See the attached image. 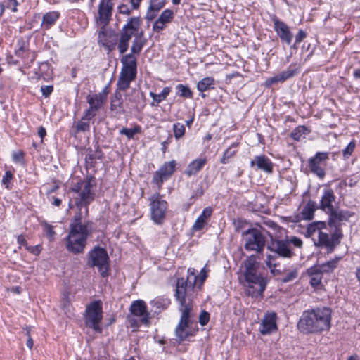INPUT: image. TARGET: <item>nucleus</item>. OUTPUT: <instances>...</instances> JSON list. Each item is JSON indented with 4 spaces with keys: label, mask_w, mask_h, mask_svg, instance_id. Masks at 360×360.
<instances>
[{
    "label": "nucleus",
    "mask_w": 360,
    "mask_h": 360,
    "mask_svg": "<svg viewBox=\"0 0 360 360\" xmlns=\"http://www.w3.org/2000/svg\"><path fill=\"white\" fill-rule=\"evenodd\" d=\"M335 200V196L332 189H326L323 191L321 199L320 208L326 213L332 212L334 209L333 202Z\"/></svg>",
    "instance_id": "393cba45"
},
{
    "label": "nucleus",
    "mask_w": 360,
    "mask_h": 360,
    "mask_svg": "<svg viewBox=\"0 0 360 360\" xmlns=\"http://www.w3.org/2000/svg\"><path fill=\"white\" fill-rule=\"evenodd\" d=\"M41 226L44 227V231L49 240L50 241L54 240L56 232L53 231V226L48 224L46 221H42Z\"/></svg>",
    "instance_id": "58836bf2"
},
{
    "label": "nucleus",
    "mask_w": 360,
    "mask_h": 360,
    "mask_svg": "<svg viewBox=\"0 0 360 360\" xmlns=\"http://www.w3.org/2000/svg\"><path fill=\"white\" fill-rule=\"evenodd\" d=\"M88 262L91 266H96L102 276L108 275L109 257L104 248L97 247L90 251Z\"/></svg>",
    "instance_id": "1a4fd4ad"
},
{
    "label": "nucleus",
    "mask_w": 360,
    "mask_h": 360,
    "mask_svg": "<svg viewBox=\"0 0 360 360\" xmlns=\"http://www.w3.org/2000/svg\"><path fill=\"white\" fill-rule=\"evenodd\" d=\"M356 277L360 285V267H358L356 270Z\"/></svg>",
    "instance_id": "774afa93"
},
{
    "label": "nucleus",
    "mask_w": 360,
    "mask_h": 360,
    "mask_svg": "<svg viewBox=\"0 0 360 360\" xmlns=\"http://www.w3.org/2000/svg\"><path fill=\"white\" fill-rule=\"evenodd\" d=\"M181 316L178 326L176 328L175 333L180 341L184 340L188 335H191L188 331L189 316L191 307L187 305L185 308H180Z\"/></svg>",
    "instance_id": "4468645a"
},
{
    "label": "nucleus",
    "mask_w": 360,
    "mask_h": 360,
    "mask_svg": "<svg viewBox=\"0 0 360 360\" xmlns=\"http://www.w3.org/2000/svg\"><path fill=\"white\" fill-rule=\"evenodd\" d=\"M60 17V13L58 11H50L45 13L42 18L41 27L48 30L52 27Z\"/></svg>",
    "instance_id": "c756f323"
},
{
    "label": "nucleus",
    "mask_w": 360,
    "mask_h": 360,
    "mask_svg": "<svg viewBox=\"0 0 360 360\" xmlns=\"http://www.w3.org/2000/svg\"><path fill=\"white\" fill-rule=\"evenodd\" d=\"M23 158V154L21 152H19L18 153H15L13 155V159L15 160V161H19V160H21Z\"/></svg>",
    "instance_id": "0e129e2a"
},
{
    "label": "nucleus",
    "mask_w": 360,
    "mask_h": 360,
    "mask_svg": "<svg viewBox=\"0 0 360 360\" xmlns=\"http://www.w3.org/2000/svg\"><path fill=\"white\" fill-rule=\"evenodd\" d=\"M122 96L117 91L115 93V97L111 100L110 109L112 111H116L117 108L122 107Z\"/></svg>",
    "instance_id": "a19ab883"
},
{
    "label": "nucleus",
    "mask_w": 360,
    "mask_h": 360,
    "mask_svg": "<svg viewBox=\"0 0 360 360\" xmlns=\"http://www.w3.org/2000/svg\"><path fill=\"white\" fill-rule=\"evenodd\" d=\"M18 243L20 245H25V246H27V242L25 240V238L23 236L20 235V236H18Z\"/></svg>",
    "instance_id": "e2e57ef3"
},
{
    "label": "nucleus",
    "mask_w": 360,
    "mask_h": 360,
    "mask_svg": "<svg viewBox=\"0 0 360 360\" xmlns=\"http://www.w3.org/2000/svg\"><path fill=\"white\" fill-rule=\"evenodd\" d=\"M103 319V309L100 301L90 303L86 309L85 324L92 328L96 333H101V321Z\"/></svg>",
    "instance_id": "6e6552de"
},
{
    "label": "nucleus",
    "mask_w": 360,
    "mask_h": 360,
    "mask_svg": "<svg viewBox=\"0 0 360 360\" xmlns=\"http://www.w3.org/2000/svg\"><path fill=\"white\" fill-rule=\"evenodd\" d=\"M142 44L137 40H134L131 48L132 53L139 54L142 49Z\"/></svg>",
    "instance_id": "8fccbe9b"
},
{
    "label": "nucleus",
    "mask_w": 360,
    "mask_h": 360,
    "mask_svg": "<svg viewBox=\"0 0 360 360\" xmlns=\"http://www.w3.org/2000/svg\"><path fill=\"white\" fill-rule=\"evenodd\" d=\"M173 130L174 136L176 139H179L181 138L185 133V127L184 124L180 123H176L173 125Z\"/></svg>",
    "instance_id": "37998d69"
},
{
    "label": "nucleus",
    "mask_w": 360,
    "mask_h": 360,
    "mask_svg": "<svg viewBox=\"0 0 360 360\" xmlns=\"http://www.w3.org/2000/svg\"><path fill=\"white\" fill-rule=\"evenodd\" d=\"M140 25L141 20L139 18H131L121 30L120 39L129 43L132 35L136 34V32H138Z\"/></svg>",
    "instance_id": "a211bd4d"
},
{
    "label": "nucleus",
    "mask_w": 360,
    "mask_h": 360,
    "mask_svg": "<svg viewBox=\"0 0 360 360\" xmlns=\"http://www.w3.org/2000/svg\"><path fill=\"white\" fill-rule=\"evenodd\" d=\"M286 79H285L283 74L281 72L279 74L275 75L274 77L269 78L266 80V84L267 86H270V85H271V84H273L274 83L283 82Z\"/></svg>",
    "instance_id": "49530a36"
},
{
    "label": "nucleus",
    "mask_w": 360,
    "mask_h": 360,
    "mask_svg": "<svg viewBox=\"0 0 360 360\" xmlns=\"http://www.w3.org/2000/svg\"><path fill=\"white\" fill-rule=\"evenodd\" d=\"M277 256L268 255L266 259V264L270 269L271 272L274 275L281 274L282 271L280 269H276L278 264L276 262Z\"/></svg>",
    "instance_id": "72a5a7b5"
},
{
    "label": "nucleus",
    "mask_w": 360,
    "mask_h": 360,
    "mask_svg": "<svg viewBox=\"0 0 360 360\" xmlns=\"http://www.w3.org/2000/svg\"><path fill=\"white\" fill-rule=\"evenodd\" d=\"M118 49L121 54H123L127 51L129 48V43L124 41L123 40L119 39Z\"/></svg>",
    "instance_id": "864d4df0"
},
{
    "label": "nucleus",
    "mask_w": 360,
    "mask_h": 360,
    "mask_svg": "<svg viewBox=\"0 0 360 360\" xmlns=\"http://www.w3.org/2000/svg\"><path fill=\"white\" fill-rule=\"evenodd\" d=\"M299 72V67L296 64H291L285 70L283 71L285 79H288Z\"/></svg>",
    "instance_id": "ea45409f"
},
{
    "label": "nucleus",
    "mask_w": 360,
    "mask_h": 360,
    "mask_svg": "<svg viewBox=\"0 0 360 360\" xmlns=\"http://www.w3.org/2000/svg\"><path fill=\"white\" fill-rule=\"evenodd\" d=\"M38 135L41 137V143L43 142V139L44 138V136L46 135V129L44 127H40L39 129H38Z\"/></svg>",
    "instance_id": "bf43d9fd"
},
{
    "label": "nucleus",
    "mask_w": 360,
    "mask_h": 360,
    "mask_svg": "<svg viewBox=\"0 0 360 360\" xmlns=\"http://www.w3.org/2000/svg\"><path fill=\"white\" fill-rule=\"evenodd\" d=\"M81 212L77 213L70 224V231L65 238V248L73 254H80L84 250L88 237L92 231L91 222L82 224Z\"/></svg>",
    "instance_id": "f03ea898"
},
{
    "label": "nucleus",
    "mask_w": 360,
    "mask_h": 360,
    "mask_svg": "<svg viewBox=\"0 0 360 360\" xmlns=\"http://www.w3.org/2000/svg\"><path fill=\"white\" fill-rule=\"evenodd\" d=\"M274 27L281 41L290 44L292 40V34L290 31L289 27L284 22L278 19L274 20Z\"/></svg>",
    "instance_id": "412c9836"
},
{
    "label": "nucleus",
    "mask_w": 360,
    "mask_h": 360,
    "mask_svg": "<svg viewBox=\"0 0 360 360\" xmlns=\"http://www.w3.org/2000/svg\"><path fill=\"white\" fill-rule=\"evenodd\" d=\"M53 90V88L52 86H43L41 88L42 94L46 97H48L52 93Z\"/></svg>",
    "instance_id": "6e6d98bb"
},
{
    "label": "nucleus",
    "mask_w": 360,
    "mask_h": 360,
    "mask_svg": "<svg viewBox=\"0 0 360 360\" xmlns=\"http://www.w3.org/2000/svg\"><path fill=\"white\" fill-rule=\"evenodd\" d=\"M331 310L328 307H317L302 313L298 323L299 330L306 334L319 333L330 328Z\"/></svg>",
    "instance_id": "f257e3e1"
},
{
    "label": "nucleus",
    "mask_w": 360,
    "mask_h": 360,
    "mask_svg": "<svg viewBox=\"0 0 360 360\" xmlns=\"http://www.w3.org/2000/svg\"><path fill=\"white\" fill-rule=\"evenodd\" d=\"M210 319V314L206 311H202L199 316V322L202 326H205Z\"/></svg>",
    "instance_id": "603ef678"
},
{
    "label": "nucleus",
    "mask_w": 360,
    "mask_h": 360,
    "mask_svg": "<svg viewBox=\"0 0 360 360\" xmlns=\"http://www.w3.org/2000/svg\"><path fill=\"white\" fill-rule=\"evenodd\" d=\"M142 0H130L132 9H138Z\"/></svg>",
    "instance_id": "052dcab7"
},
{
    "label": "nucleus",
    "mask_w": 360,
    "mask_h": 360,
    "mask_svg": "<svg viewBox=\"0 0 360 360\" xmlns=\"http://www.w3.org/2000/svg\"><path fill=\"white\" fill-rule=\"evenodd\" d=\"M328 159V153L319 152L314 157L309 160V167L310 171L321 179L325 176L324 167L326 161Z\"/></svg>",
    "instance_id": "2eb2a0df"
},
{
    "label": "nucleus",
    "mask_w": 360,
    "mask_h": 360,
    "mask_svg": "<svg viewBox=\"0 0 360 360\" xmlns=\"http://www.w3.org/2000/svg\"><path fill=\"white\" fill-rule=\"evenodd\" d=\"M328 214H329L328 224L330 227H335L336 231L340 230L339 226L341 225L342 221H347L352 216V214L347 211L335 209Z\"/></svg>",
    "instance_id": "6ab92c4d"
},
{
    "label": "nucleus",
    "mask_w": 360,
    "mask_h": 360,
    "mask_svg": "<svg viewBox=\"0 0 360 360\" xmlns=\"http://www.w3.org/2000/svg\"><path fill=\"white\" fill-rule=\"evenodd\" d=\"M324 226V223L319 221L317 223H314L310 224L308 226L307 231L309 234H317L318 231H321V229Z\"/></svg>",
    "instance_id": "c03bdc74"
},
{
    "label": "nucleus",
    "mask_w": 360,
    "mask_h": 360,
    "mask_svg": "<svg viewBox=\"0 0 360 360\" xmlns=\"http://www.w3.org/2000/svg\"><path fill=\"white\" fill-rule=\"evenodd\" d=\"M341 259L340 257H335L334 259L328 261L321 265L316 266L323 273H330L334 271Z\"/></svg>",
    "instance_id": "2f4dec72"
},
{
    "label": "nucleus",
    "mask_w": 360,
    "mask_h": 360,
    "mask_svg": "<svg viewBox=\"0 0 360 360\" xmlns=\"http://www.w3.org/2000/svg\"><path fill=\"white\" fill-rule=\"evenodd\" d=\"M86 120H81L79 122H77L76 124L75 129H76V133L78 132H86L89 131L90 129V124L89 121Z\"/></svg>",
    "instance_id": "79ce46f5"
},
{
    "label": "nucleus",
    "mask_w": 360,
    "mask_h": 360,
    "mask_svg": "<svg viewBox=\"0 0 360 360\" xmlns=\"http://www.w3.org/2000/svg\"><path fill=\"white\" fill-rule=\"evenodd\" d=\"M176 161L171 160L165 162L160 169L155 172L153 178V183L155 184L158 189L162 187L164 181L169 178L174 172L176 167Z\"/></svg>",
    "instance_id": "dca6fc26"
},
{
    "label": "nucleus",
    "mask_w": 360,
    "mask_h": 360,
    "mask_svg": "<svg viewBox=\"0 0 360 360\" xmlns=\"http://www.w3.org/2000/svg\"><path fill=\"white\" fill-rule=\"evenodd\" d=\"M207 270L206 269V266H205L200 271V283H199V288L203 284L204 281H205L206 278H207Z\"/></svg>",
    "instance_id": "13d9d810"
},
{
    "label": "nucleus",
    "mask_w": 360,
    "mask_h": 360,
    "mask_svg": "<svg viewBox=\"0 0 360 360\" xmlns=\"http://www.w3.org/2000/svg\"><path fill=\"white\" fill-rule=\"evenodd\" d=\"M13 178V174L10 171L6 172L5 174L2 177V184L6 186V188H8L9 183Z\"/></svg>",
    "instance_id": "3c124183"
},
{
    "label": "nucleus",
    "mask_w": 360,
    "mask_h": 360,
    "mask_svg": "<svg viewBox=\"0 0 360 360\" xmlns=\"http://www.w3.org/2000/svg\"><path fill=\"white\" fill-rule=\"evenodd\" d=\"M89 107L94 111H98L103 105L105 96L101 94L94 96L89 95L86 98Z\"/></svg>",
    "instance_id": "7c9ffc66"
},
{
    "label": "nucleus",
    "mask_w": 360,
    "mask_h": 360,
    "mask_svg": "<svg viewBox=\"0 0 360 360\" xmlns=\"http://www.w3.org/2000/svg\"><path fill=\"white\" fill-rule=\"evenodd\" d=\"M342 237L340 230L335 231L331 236L326 233L321 231H318L317 238H314V244L316 246L325 248L327 250V253H330L334 250V248L340 243V239Z\"/></svg>",
    "instance_id": "f8f14e48"
},
{
    "label": "nucleus",
    "mask_w": 360,
    "mask_h": 360,
    "mask_svg": "<svg viewBox=\"0 0 360 360\" xmlns=\"http://www.w3.org/2000/svg\"><path fill=\"white\" fill-rule=\"evenodd\" d=\"M18 5V2L16 0H10L8 3V7H10L13 11L15 12L17 11L16 6Z\"/></svg>",
    "instance_id": "680f3d73"
},
{
    "label": "nucleus",
    "mask_w": 360,
    "mask_h": 360,
    "mask_svg": "<svg viewBox=\"0 0 360 360\" xmlns=\"http://www.w3.org/2000/svg\"><path fill=\"white\" fill-rule=\"evenodd\" d=\"M141 128L136 125L133 129L123 128L120 131V134L125 135L128 139H133L136 134L140 133Z\"/></svg>",
    "instance_id": "e433bc0d"
},
{
    "label": "nucleus",
    "mask_w": 360,
    "mask_h": 360,
    "mask_svg": "<svg viewBox=\"0 0 360 360\" xmlns=\"http://www.w3.org/2000/svg\"><path fill=\"white\" fill-rule=\"evenodd\" d=\"M149 201L151 219L156 224H162L167 210V202L162 198L159 193L152 195L149 198Z\"/></svg>",
    "instance_id": "9b49d317"
},
{
    "label": "nucleus",
    "mask_w": 360,
    "mask_h": 360,
    "mask_svg": "<svg viewBox=\"0 0 360 360\" xmlns=\"http://www.w3.org/2000/svg\"><path fill=\"white\" fill-rule=\"evenodd\" d=\"M276 314L274 312L267 313L261 324L260 333L262 335L271 333L277 329L276 326Z\"/></svg>",
    "instance_id": "4be33fe9"
},
{
    "label": "nucleus",
    "mask_w": 360,
    "mask_h": 360,
    "mask_svg": "<svg viewBox=\"0 0 360 360\" xmlns=\"http://www.w3.org/2000/svg\"><path fill=\"white\" fill-rule=\"evenodd\" d=\"M96 185L95 179L93 176H88L83 181L77 182L72 188V191L77 193L75 198V205L79 210L82 207H86V212H88L87 206L94 200L95 193L94 188Z\"/></svg>",
    "instance_id": "20e7f679"
},
{
    "label": "nucleus",
    "mask_w": 360,
    "mask_h": 360,
    "mask_svg": "<svg viewBox=\"0 0 360 360\" xmlns=\"http://www.w3.org/2000/svg\"><path fill=\"white\" fill-rule=\"evenodd\" d=\"M26 345H27V347L30 349H31L32 348V347H33V340H32V337L27 338Z\"/></svg>",
    "instance_id": "69168bd1"
},
{
    "label": "nucleus",
    "mask_w": 360,
    "mask_h": 360,
    "mask_svg": "<svg viewBox=\"0 0 360 360\" xmlns=\"http://www.w3.org/2000/svg\"><path fill=\"white\" fill-rule=\"evenodd\" d=\"M174 18V12L171 9L165 10L155 21L153 29L155 32H160L163 30L167 24L170 22Z\"/></svg>",
    "instance_id": "5701e85b"
},
{
    "label": "nucleus",
    "mask_w": 360,
    "mask_h": 360,
    "mask_svg": "<svg viewBox=\"0 0 360 360\" xmlns=\"http://www.w3.org/2000/svg\"><path fill=\"white\" fill-rule=\"evenodd\" d=\"M121 62L123 64L119 75L117 86L120 91H125L130 86L131 82L136 76V58L132 53L127 54L122 57Z\"/></svg>",
    "instance_id": "39448f33"
},
{
    "label": "nucleus",
    "mask_w": 360,
    "mask_h": 360,
    "mask_svg": "<svg viewBox=\"0 0 360 360\" xmlns=\"http://www.w3.org/2000/svg\"><path fill=\"white\" fill-rule=\"evenodd\" d=\"M214 79L210 77H207L205 78H203L202 80L199 81L197 84L198 89L201 91L204 92L210 89V87L214 84Z\"/></svg>",
    "instance_id": "c9c22d12"
},
{
    "label": "nucleus",
    "mask_w": 360,
    "mask_h": 360,
    "mask_svg": "<svg viewBox=\"0 0 360 360\" xmlns=\"http://www.w3.org/2000/svg\"><path fill=\"white\" fill-rule=\"evenodd\" d=\"M323 272L316 266H312L307 270L309 277V283L313 287H318L321 283Z\"/></svg>",
    "instance_id": "cd10ccee"
},
{
    "label": "nucleus",
    "mask_w": 360,
    "mask_h": 360,
    "mask_svg": "<svg viewBox=\"0 0 360 360\" xmlns=\"http://www.w3.org/2000/svg\"><path fill=\"white\" fill-rule=\"evenodd\" d=\"M132 314L141 316V321L144 324H148V314L146 311V303L143 300H136L132 303L130 307Z\"/></svg>",
    "instance_id": "b1692460"
},
{
    "label": "nucleus",
    "mask_w": 360,
    "mask_h": 360,
    "mask_svg": "<svg viewBox=\"0 0 360 360\" xmlns=\"http://www.w3.org/2000/svg\"><path fill=\"white\" fill-rule=\"evenodd\" d=\"M306 37V33L302 30H300L297 35L295 36V43L300 44L301 41H303V39Z\"/></svg>",
    "instance_id": "4d7b16f0"
},
{
    "label": "nucleus",
    "mask_w": 360,
    "mask_h": 360,
    "mask_svg": "<svg viewBox=\"0 0 360 360\" xmlns=\"http://www.w3.org/2000/svg\"><path fill=\"white\" fill-rule=\"evenodd\" d=\"M356 143L352 141L347 146L342 150V155L345 159H348L354 150Z\"/></svg>",
    "instance_id": "a18cd8bd"
},
{
    "label": "nucleus",
    "mask_w": 360,
    "mask_h": 360,
    "mask_svg": "<svg viewBox=\"0 0 360 360\" xmlns=\"http://www.w3.org/2000/svg\"><path fill=\"white\" fill-rule=\"evenodd\" d=\"M316 209V207L315 202L309 201L302 211V217L304 219H311Z\"/></svg>",
    "instance_id": "f704fd0d"
},
{
    "label": "nucleus",
    "mask_w": 360,
    "mask_h": 360,
    "mask_svg": "<svg viewBox=\"0 0 360 360\" xmlns=\"http://www.w3.org/2000/svg\"><path fill=\"white\" fill-rule=\"evenodd\" d=\"M259 263L254 256L248 257L245 262L244 276L248 283V293L252 296L261 295L266 288L267 281L257 274Z\"/></svg>",
    "instance_id": "7ed1b4c3"
},
{
    "label": "nucleus",
    "mask_w": 360,
    "mask_h": 360,
    "mask_svg": "<svg viewBox=\"0 0 360 360\" xmlns=\"http://www.w3.org/2000/svg\"><path fill=\"white\" fill-rule=\"evenodd\" d=\"M291 245L301 249L303 246V242L301 238L297 236H287L283 240H272L268 245L267 248L278 256L291 258L295 255Z\"/></svg>",
    "instance_id": "0eeeda50"
},
{
    "label": "nucleus",
    "mask_w": 360,
    "mask_h": 360,
    "mask_svg": "<svg viewBox=\"0 0 360 360\" xmlns=\"http://www.w3.org/2000/svg\"><path fill=\"white\" fill-rule=\"evenodd\" d=\"M353 76L355 79H360V68L354 71Z\"/></svg>",
    "instance_id": "338daca9"
},
{
    "label": "nucleus",
    "mask_w": 360,
    "mask_h": 360,
    "mask_svg": "<svg viewBox=\"0 0 360 360\" xmlns=\"http://www.w3.org/2000/svg\"><path fill=\"white\" fill-rule=\"evenodd\" d=\"M171 92L170 87H165L160 94H156L152 91L150 92V96L153 98L152 106H157L162 101L165 100Z\"/></svg>",
    "instance_id": "473e14b6"
},
{
    "label": "nucleus",
    "mask_w": 360,
    "mask_h": 360,
    "mask_svg": "<svg viewBox=\"0 0 360 360\" xmlns=\"http://www.w3.org/2000/svg\"><path fill=\"white\" fill-rule=\"evenodd\" d=\"M165 4V0H150V5L146 13L148 20H153L158 12H159Z\"/></svg>",
    "instance_id": "c85d7f7f"
},
{
    "label": "nucleus",
    "mask_w": 360,
    "mask_h": 360,
    "mask_svg": "<svg viewBox=\"0 0 360 360\" xmlns=\"http://www.w3.org/2000/svg\"><path fill=\"white\" fill-rule=\"evenodd\" d=\"M207 162V159L205 158H200L193 160L190 162L185 170V174L188 176L196 175L205 166Z\"/></svg>",
    "instance_id": "bb28decb"
},
{
    "label": "nucleus",
    "mask_w": 360,
    "mask_h": 360,
    "mask_svg": "<svg viewBox=\"0 0 360 360\" xmlns=\"http://www.w3.org/2000/svg\"><path fill=\"white\" fill-rule=\"evenodd\" d=\"M297 276V272L295 270L288 272L282 279L284 283L290 282Z\"/></svg>",
    "instance_id": "09e8293b"
},
{
    "label": "nucleus",
    "mask_w": 360,
    "mask_h": 360,
    "mask_svg": "<svg viewBox=\"0 0 360 360\" xmlns=\"http://www.w3.org/2000/svg\"><path fill=\"white\" fill-rule=\"evenodd\" d=\"M250 166L267 174H271L274 165L269 158L264 155H262L255 156L254 159L251 160Z\"/></svg>",
    "instance_id": "aec40b11"
},
{
    "label": "nucleus",
    "mask_w": 360,
    "mask_h": 360,
    "mask_svg": "<svg viewBox=\"0 0 360 360\" xmlns=\"http://www.w3.org/2000/svg\"><path fill=\"white\" fill-rule=\"evenodd\" d=\"M213 210L211 207H205L201 214L198 217L193 226V231H200L207 224L208 219L212 214Z\"/></svg>",
    "instance_id": "a878e982"
},
{
    "label": "nucleus",
    "mask_w": 360,
    "mask_h": 360,
    "mask_svg": "<svg viewBox=\"0 0 360 360\" xmlns=\"http://www.w3.org/2000/svg\"><path fill=\"white\" fill-rule=\"evenodd\" d=\"M179 96L185 98H191L193 97V93L188 86L184 84H178L176 86Z\"/></svg>",
    "instance_id": "4c0bfd02"
},
{
    "label": "nucleus",
    "mask_w": 360,
    "mask_h": 360,
    "mask_svg": "<svg viewBox=\"0 0 360 360\" xmlns=\"http://www.w3.org/2000/svg\"><path fill=\"white\" fill-rule=\"evenodd\" d=\"M245 248L248 250L261 252L266 243V237L263 230L250 229L243 233Z\"/></svg>",
    "instance_id": "9d476101"
},
{
    "label": "nucleus",
    "mask_w": 360,
    "mask_h": 360,
    "mask_svg": "<svg viewBox=\"0 0 360 360\" xmlns=\"http://www.w3.org/2000/svg\"><path fill=\"white\" fill-rule=\"evenodd\" d=\"M113 6V0H101L98 5V16L96 18L98 26L108 25L112 18Z\"/></svg>",
    "instance_id": "ddd939ff"
},
{
    "label": "nucleus",
    "mask_w": 360,
    "mask_h": 360,
    "mask_svg": "<svg viewBox=\"0 0 360 360\" xmlns=\"http://www.w3.org/2000/svg\"><path fill=\"white\" fill-rule=\"evenodd\" d=\"M118 11L120 13L124 15H129L131 13V9L126 4L119 6Z\"/></svg>",
    "instance_id": "5fc2aeb1"
},
{
    "label": "nucleus",
    "mask_w": 360,
    "mask_h": 360,
    "mask_svg": "<svg viewBox=\"0 0 360 360\" xmlns=\"http://www.w3.org/2000/svg\"><path fill=\"white\" fill-rule=\"evenodd\" d=\"M197 279L198 276L195 274L194 270L189 269L186 278H181L177 280L175 296L180 304V308H185L187 305L192 307L191 302L186 300V297L191 294L195 285H198Z\"/></svg>",
    "instance_id": "423d86ee"
},
{
    "label": "nucleus",
    "mask_w": 360,
    "mask_h": 360,
    "mask_svg": "<svg viewBox=\"0 0 360 360\" xmlns=\"http://www.w3.org/2000/svg\"><path fill=\"white\" fill-rule=\"evenodd\" d=\"M100 27L101 30L98 34V44L110 52L117 44V35L111 30L106 29V26Z\"/></svg>",
    "instance_id": "f3484780"
},
{
    "label": "nucleus",
    "mask_w": 360,
    "mask_h": 360,
    "mask_svg": "<svg viewBox=\"0 0 360 360\" xmlns=\"http://www.w3.org/2000/svg\"><path fill=\"white\" fill-rule=\"evenodd\" d=\"M96 115V111H94L90 107L84 112L82 120L89 121Z\"/></svg>",
    "instance_id": "de8ad7c7"
}]
</instances>
